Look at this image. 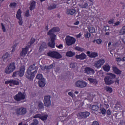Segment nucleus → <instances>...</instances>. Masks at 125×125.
Segmentation results:
<instances>
[{"label":"nucleus","mask_w":125,"mask_h":125,"mask_svg":"<svg viewBox=\"0 0 125 125\" xmlns=\"http://www.w3.org/2000/svg\"><path fill=\"white\" fill-rule=\"evenodd\" d=\"M113 79H116V75L111 73H108L107 76L104 78V82L106 85H111L115 83Z\"/></svg>","instance_id":"1"},{"label":"nucleus","mask_w":125,"mask_h":125,"mask_svg":"<svg viewBox=\"0 0 125 125\" xmlns=\"http://www.w3.org/2000/svg\"><path fill=\"white\" fill-rule=\"evenodd\" d=\"M2 58L3 61H6V62H8V60L10 59V54L6 52L2 56Z\"/></svg>","instance_id":"21"},{"label":"nucleus","mask_w":125,"mask_h":125,"mask_svg":"<svg viewBox=\"0 0 125 125\" xmlns=\"http://www.w3.org/2000/svg\"><path fill=\"white\" fill-rule=\"evenodd\" d=\"M47 118H48V115H41L40 117V120L41 121H46L47 120Z\"/></svg>","instance_id":"33"},{"label":"nucleus","mask_w":125,"mask_h":125,"mask_svg":"<svg viewBox=\"0 0 125 125\" xmlns=\"http://www.w3.org/2000/svg\"><path fill=\"white\" fill-rule=\"evenodd\" d=\"M85 36L87 38H90V37H91V34H90V33H86Z\"/></svg>","instance_id":"59"},{"label":"nucleus","mask_w":125,"mask_h":125,"mask_svg":"<svg viewBox=\"0 0 125 125\" xmlns=\"http://www.w3.org/2000/svg\"><path fill=\"white\" fill-rule=\"evenodd\" d=\"M106 90L107 92H109L110 93L113 92V89L110 87H107Z\"/></svg>","instance_id":"43"},{"label":"nucleus","mask_w":125,"mask_h":125,"mask_svg":"<svg viewBox=\"0 0 125 125\" xmlns=\"http://www.w3.org/2000/svg\"><path fill=\"white\" fill-rule=\"evenodd\" d=\"M36 79L37 80H39V81L42 80V74H38L37 76H36Z\"/></svg>","instance_id":"42"},{"label":"nucleus","mask_w":125,"mask_h":125,"mask_svg":"<svg viewBox=\"0 0 125 125\" xmlns=\"http://www.w3.org/2000/svg\"><path fill=\"white\" fill-rule=\"evenodd\" d=\"M76 67V64L74 63H71L70 64V67L71 68V69H74V68H75Z\"/></svg>","instance_id":"50"},{"label":"nucleus","mask_w":125,"mask_h":125,"mask_svg":"<svg viewBox=\"0 0 125 125\" xmlns=\"http://www.w3.org/2000/svg\"><path fill=\"white\" fill-rule=\"evenodd\" d=\"M101 112L103 115H105V114H106V109L104 108H102L101 109Z\"/></svg>","instance_id":"49"},{"label":"nucleus","mask_w":125,"mask_h":125,"mask_svg":"<svg viewBox=\"0 0 125 125\" xmlns=\"http://www.w3.org/2000/svg\"><path fill=\"white\" fill-rule=\"evenodd\" d=\"M96 42L98 44H100V43H101V42H102V40H101L100 39H97Z\"/></svg>","instance_id":"52"},{"label":"nucleus","mask_w":125,"mask_h":125,"mask_svg":"<svg viewBox=\"0 0 125 125\" xmlns=\"http://www.w3.org/2000/svg\"><path fill=\"white\" fill-rule=\"evenodd\" d=\"M81 37H82V34H81V33H79L78 35H77L76 36L77 39H80V38H81Z\"/></svg>","instance_id":"61"},{"label":"nucleus","mask_w":125,"mask_h":125,"mask_svg":"<svg viewBox=\"0 0 125 125\" xmlns=\"http://www.w3.org/2000/svg\"><path fill=\"white\" fill-rule=\"evenodd\" d=\"M74 55L75 52H73L72 51H69L66 53V56L67 57H73Z\"/></svg>","instance_id":"30"},{"label":"nucleus","mask_w":125,"mask_h":125,"mask_svg":"<svg viewBox=\"0 0 125 125\" xmlns=\"http://www.w3.org/2000/svg\"><path fill=\"white\" fill-rule=\"evenodd\" d=\"M56 8V4H53L49 6L47 8L48 10H52V9H55Z\"/></svg>","instance_id":"35"},{"label":"nucleus","mask_w":125,"mask_h":125,"mask_svg":"<svg viewBox=\"0 0 125 125\" xmlns=\"http://www.w3.org/2000/svg\"><path fill=\"white\" fill-rule=\"evenodd\" d=\"M121 61H122L123 62H125V57H124L121 59Z\"/></svg>","instance_id":"64"},{"label":"nucleus","mask_w":125,"mask_h":125,"mask_svg":"<svg viewBox=\"0 0 125 125\" xmlns=\"http://www.w3.org/2000/svg\"><path fill=\"white\" fill-rule=\"evenodd\" d=\"M17 45H18V44L16 43V44H15L14 45H13L12 47V50H11V52H14V51H15V49H16V46H17Z\"/></svg>","instance_id":"47"},{"label":"nucleus","mask_w":125,"mask_h":125,"mask_svg":"<svg viewBox=\"0 0 125 125\" xmlns=\"http://www.w3.org/2000/svg\"><path fill=\"white\" fill-rule=\"evenodd\" d=\"M87 56L84 53H82L79 55H76L75 56V58L76 59H79V60H84V59H86Z\"/></svg>","instance_id":"18"},{"label":"nucleus","mask_w":125,"mask_h":125,"mask_svg":"<svg viewBox=\"0 0 125 125\" xmlns=\"http://www.w3.org/2000/svg\"><path fill=\"white\" fill-rule=\"evenodd\" d=\"M75 49L77 51H80V52H83L84 51H85V49L84 48L79 46H76L75 47Z\"/></svg>","instance_id":"32"},{"label":"nucleus","mask_w":125,"mask_h":125,"mask_svg":"<svg viewBox=\"0 0 125 125\" xmlns=\"http://www.w3.org/2000/svg\"><path fill=\"white\" fill-rule=\"evenodd\" d=\"M11 83L14 85H19L20 83L18 81L11 80Z\"/></svg>","instance_id":"39"},{"label":"nucleus","mask_w":125,"mask_h":125,"mask_svg":"<svg viewBox=\"0 0 125 125\" xmlns=\"http://www.w3.org/2000/svg\"><path fill=\"white\" fill-rule=\"evenodd\" d=\"M45 81L44 80H39L38 82V84L40 87H44L45 86Z\"/></svg>","instance_id":"28"},{"label":"nucleus","mask_w":125,"mask_h":125,"mask_svg":"<svg viewBox=\"0 0 125 125\" xmlns=\"http://www.w3.org/2000/svg\"><path fill=\"white\" fill-rule=\"evenodd\" d=\"M68 95H69V96H71V97H72V98H74V96L75 95L74 94V93H73V92H69L68 93Z\"/></svg>","instance_id":"53"},{"label":"nucleus","mask_w":125,"mask_h":125,"mask_svg":"<svg viewBox=\"0 0 125 125\" xmlns=\"http://www.w3.org/2000/svg\"><path fill=\"white\" fill-rule=\"evenodd\" d=\"M112 70H113V71L114 72V73L115 74H116V75H121L122 74V71L121 70L119 69V68H118V67H117L116 66L112 67Z\"/></svg>","instance_id":"23"},{"label":"nucleus","mask_w":125,"mask_h":125,"mask_svg":"<svg viewBox=\"0 0 125 125\" xmlns=\"http://www.w3.org/2000/svg\"><path fill=\"white\" fill-rule=\"evenodd\" d=\"M50 39V42H48V46L51 48H55V40L56 37L53 36H49Z\"/></svg>","instance_id":"15"},{"label":"nucleus","mask_w":125,"mask_h":125,"mask_svg":"<svg viewBox=\"0 0 125 125\" xmlns=\"http://www.w3.org/2000/svg\"><path fill=\"white\" fill-rule=\"evenodd\" d=\"M53 67H54V63H52L50 65L44 66V68H42V70H50V69H52Z\"/></svg>","instance_id":"29"},{"label":"nucleus","mask_w":125,"mask_h":125,"mask_svg":"<svg viewBox=\"0 0 125 125\" xmlns=\"http://www.w3.org/2000/svg\"><path fill=\"white\" fill-rule=\"evenodd\" d=\"M90 113L89 112H80L77 114V117L80 119H85L87 117H89Z\"/></svg>","instance_id":"13"},{"label":"nucleus","mask_w":125,"mask_h":125,"mask_svg":"<svg viewBox=\"0 0 125 125\" xmlns=\"http://www.w3.org/2000/svg\"><path fill=\"white\" fill-rule=\"evenodd\" d=\"M120 36H123L125 34V26L122 27V29L119 31Z\"/></svg>","instance_id":"34"},{"label":"nucleus","mask_w":125,"mask_h":125,"mask_svg":"<svg viewBox=\"0 0 125 125\" xmlns=\"http://www.w3.org/2000/svg\"><path fill=\"white\" fill-rule=\"evenodd\" d=\"M76 39L73 37L67 36L65 38V42L67 45L70 46L76 43Z\"/></svg>","instance_id":"8"},{"label":"nucleus","mask_w":125,"mask_h":125,"mask_svg":"<svg viewBox=\"0 0 125 125\" xmlns=\"http://www.w3.org/2000/svg\"><path fill=\"white\" fill-rule=\"evenodd\" d=\"M83 72L84 74H87V75H94L95 73L94 69L89 67H86Z\"/></svg>","instance_id":"16"},{"label":"nucleus","mask_w":125,"mask_h":125,"mask_svg":"<svg viewBox=\"0 0 125 125\" xmlns=\"http://www.w3.org/2000/svg\"><path fill=\"white\" fill-rule=\"evenodd\" d=\"M37 72V70H35L33 72L27 71L25 74V77L26 79H28V80H29V81H33L34 80V78H35V75H36Z\"/></svg>","instance_id":"9"},{"label":"nucleus","mask_w":125,"mask_h":125,"mask_svg":"<svg viewBox=\"0 0 125 125\" xmlns=\"http://www.w3.org/2000/svg\"><path fill=\"white\" fill-rule=\"evenodd\" d=\"M29 48L30 47L28 46H26L25 48H23L22 49V51L20 53V56H26V55L27 54V52H28V50H29Z\"/></svg>","instance_id":"19"},{"label":"nucleus","mask_w":125,"mask_h":125,"mask_svg":"<svg viewBox=\"0 0 125 125\" xmlns=\"http://www.w3.org/2000/svg\"><path fill=\"white\" fill-rule=\"evenodd\" d=\"M15 113L18 117H19V116H25V114H27V109L24 107L18 108L15 109Z\"/></svg>","instance_id":"5"},{"label":"nucleus","mask_w":125,"mask_h":125,"mask_svg":"<svg viewBox=\"0 0 125 125\" xmlns=\"http://www.w3.org/2000/svg\"><path fill=\"white\" fill-rule=\"evenodd\" d=\"M110 29V27H109V26H106L105 27V31H109Z\"/></svg>","instance_id":"62"},{"label":"nucleus","mask_w":125,"mask_h":125,"mask_svg":"<svg viewBox=\"0 0 125 125\" xmlns=\"http://www.w3.org/2000/svg\"><path fill=\"white\" fill-rule=\"evenodd\" d=\"M115 60L117 62H118L119 63H120V62H121V61H122V58H116L115 59Z\"/></svg>","instance_id":"54"},{"label":"nucleus","mask_w":125,"mask_h":125,"mask_svg":"<svg viewBox=\"0 0 125 125\" xmlns=\"http://www.w3.org/2000/svg\"><path fill=\"white\" fill-rule=\"evenodd\" d=\"M120 107H121V103L117 102L115 105V108H116V109H118V108H120Z\"/></svg>","instance_id":"46"},{"label":"nucleus","mask_w":125,"mask_h":125,"mask_svg":"<svg viewBox=\"0 0 125 125\" xmlns=\"http://www.w3.org/2000/svg\"><path fill=\"white\" fill-rule=\"evenodd\" d=\"M48 56L52 57V58H56V59H60L62 58V56L60 53L57 51H50L47 53Z\"/></svg>","instance_id":"6"},{"label":"nucleus","mask_w":125,"mask_h":125,"mask_svg":"<svg viewBox=\"0 0 125 125\" xmlns=\"http://www.w3.org/2000/svg\"><path fill=\"white\" fill-rule=\"evenodd\" d=\"M59 32H60V28L57 26L54 27L49 30V31L47 32V35L56 38V35H55L54 33H58Z\"/></svg>","instance_id":"7"},{"label":"nucleus","mask_w":125,"mask_h":125,"mask_svg":"<svg viewBox=\"0 0 125 125\" xmlns=\"http://www.w3.org/2000/svg\"><path fill=\"white\" fill-rule=\"evenodd\" d=\"M5 84H8L9 83H11V80L9 81H6L5 82Z\"/></svg>","instance_id":"58"},{"label":"nucleus","mask_w":125,"mask_h":125,"mask_svg":"<svg viewBox=\"0 0 125 125\" xmlns=\"http://www.w3.org/2000/svg\"><path fill=\"white\" fill-rule=\"evenodd\" d=\"M42 114H36L35 116H33V119H37V118H39V119H41V116Z\"/></svg>","instance_id":"48"},{"label":"nucleus","mask_w":125,"mask_h":125,"mask_svg":"<svg viewBox=\"0 0 125 125\" xmlns=\"http://www.w3.org/2000/svg\"><path fill=\"white\" fill-rule=\"evenodd\" d=\"M105 63V60L104 59H101L95 62L94 63V66L96 68H97L98 69H100V68H101L103 65H104Z\"/></svg>","instance_id":"11"},{"label":"nucleus","mask_w":125,"mask_h":125,"mask_svg":"<svg viewBox=\"0 0 125 125\" xmlns=\"http://www.w3.org/2000/svg\"><path fill=\"white\" fill-rule=\"evenodd\" d=\"M17 6V3L14 2L10 4L9 7H10V8H12V7H13L14 8H15V7H16Z\"/></svg>","instance_id":"41"},{"label":"nucleus","mask_w":125,"mask_h":125,"mask_svg":"<svg viewBox=\"0 0 125 125\" xmlns=\"http://www.w3.org/2000/svg\"><path fill=\"white\" fill-rule=\"evenodd\" d=\"M16 67L15 66V62H11L5 68L4 72L7 75L11 74L15 70Z\"/></svg>","instance_id":"4"},{"label":"nucleus","mask_w":125,"mask_h":125,"mask_svg":"<svg viewBox=\"0 0 125 125\" xmlns=\"http://www.w3.org/2000/svg\"><path fill=\"white\" fill-rule=\"evenodd\" d=\"M51 96L49 95L45 96L44 97L43 103L44 105L46 107H49L51 105V101L50 100Z\"/></svg>","instance_id":"12"},{"label":"nucleus","mask_w":125,"mask_h":125,"mask_svg":"<svg viewBox=\"0 0 125 125\" xmlns=\"http://www.w3.org/2000/svg\"><path fill=\"white\" fill-rule=\"evenodd\" d=\"M88 81L90 82V83L92 84L96 85L98 83V81L95 79L91 78L90 77L87 78Z\"/></svg>","instance_id":"24"},{"label":"nucleus","mask_w":125,"mask_h":125,"mask_svg":"<svg viewBox=\"0 0 125 125\" xmlns=\"http://www.w3.org/2000/svg\"><path fill=\"white\" fill-rule=\"evenodd\" d=\"M75 84L77 87H80L81 88H83L87 85V83L83 81H78L76 82Z\"/></svg>","instance_id":"14"},{"label":"nucleus","mask_w":125,"mask_h":125,"mask_svg":"<svg viewBox=\"0 0 125 125\" xmlns=\"http://www.w3.org/2000/svg\"><path fill=\"white\" fill-rule=\"evenodd\" d=\"M77 12V11L75 10L74 9H68L67 12L66 14L68 15H73V14H75Z\"/></svg>","instance_id":"26"},{"label":"nucleus","mask_w":125,"mask_h":125,"mask_svg":"<svg viewBox=\"0 0 125 125\" xmlns=\"http://www.w3.org/2000/svg\"><path fill=\"white\" fill-rule=\"evenodd\" d=\"M21 14L22 11H21V9H19L17 12L16 18L19 20L18 23L20 26H22V25H23V19L21 15Z\"/></svg>","instance_id":"10"},{"label":"nucleus","mask_w":125,"mask_h":125,"mask_svg":"<svg viewBox=\"0 0 125 125\" xmlns=\"http://www.w3.org/2000/svg\"><path fill=\"white\" fill-rule=\"evenodd\" d=\"M47 45H46V43L45 42H42L41 45L40 46L39 49L40 51H43L45 48H47Z\"/></svg>","instance_id":"22"},{"label":"nucleus","mask_w":125,"mask_h":125,"mask_svg":"<svg viewBox=\"0 0 125 125\" xmlns=\"http://www.w3.org/2000/svg\"><path fill=\"white\" fill-rule=\"evenodd\" d=\"M25 74V66H21L20 67L19 71L13 73L12 77L15 78V77H22Z\"/></svg>","instance_id":"3"},{"label":"nucleus","mask_w":125,"mask_h":125,"mask_svg":"<svg viewBox=\"0 0 125 125\" xmlns=\"http://www.w3.org/2000/svg\"><path fill=\"white\" fill-rule=\"evenodd\" d=\"M1 26L2 27V30L4 33H5L6 32V29L5 28V26H4V24L3 23H1Z\"/></svg>","instance_id":"45"},{"label":"nucleus","mask_w":125,"mask_h":125,"mask_svg":"<svg viewBox=\"0 0 125 125\" xmlns=\"http://www.w3.org/2000/svg\"><path fill=\"white\" fill-rule=\"evenodd\" d=\"M86 54L89 58H96V57H98V53L95 52L91 53L90 51H88L86 52Z\"/></svg>","instance_id":"17"},{"label":"nucleus","mask_w":125,"mask_h":125,"mask_svg":"<svg viewBox=\"0 0 125 125\" xmlns=\"http://www.w3.org/2000/svg\"><path fill=\"white\" fill-rule=\"evenodd\" d=\"M38 109L39 110H43V109H44V107L43 106V103H42V102H38Z\"/></svg>","instance_id":"31"},{"label":"nucleus","mask_w":125,"mask_h":125,"mask_svg":"<svg viewBox=\"0 0 125 125\" xmlns=\"http://www.w3.org/2000/svg\"><path fill=\"white\" fill-rule=\"evenodd\" d=\"M24 15L25 17H29L30 16V11L29 10H26L24 12Z\"/></svg>","instance_id":"44"},{"label":"nucleus","mask_w":125,"mask_h":125,"mask_svg":"<svg viewBox=\"0 0 125 125\" xmlns=\"http://www.w3.org/2000/svg\"><path fill=\"white\" fill-rule=\"evenodd\" d=\"M36 3H37L36 1H34V0L30 1V4H29V5H30L29 10L31 11L34 10V9L36 8Z\"/></svg>","instance_id":"20"},{"label":"nucleus","mask_w":125,"mask_h":125,"mask_svg":"<svg viewBox=\"0 0 125 125\" xmlns=\"http://www.w3.org/2000/svg\"><path fill=\"white\" fill-rule=\"evenodd\" d=\"M106 114H107V116H111V110L108 109L106 111Z\"/></svg>","instance_id":"55"},{"label":"nucleus","mask_w":125,"mask_h":125,"mask_svg":"<svg viewBox=\"0 0 125 125\" xmlns=\"http://www.w3.org/2000/svg\"><path fill=\"white\" fill-rule=\"evenodd\" d=\"M88 6V4L87 3H84V4L82 5V8H86Z\"/></svg>","instance_id":"51"},{"label":"nucleus","mask_w":125,"mask_h":125,"mask_svg":"<svg viewBox=\"0 0 125 125\" xmlns=\"http://www.w3.org/2000/svg\"><path fill=\"white\" fill-rule=\"evenodd\" d=\"M114 23V20H110L108 21V24H113Z\"/></svg>","instance_id":"60"},{"label":"nucleus","mask_w":125,"mask_h":125,"mask_svg":"<svg viewBox=\"0 0 125 125\" xmlns=\"http://www.w3.org/2000/svg\"><path fill=\"white\" fill-rule=\"evenodd\" d=\"M13 98L15 101L17 102H20L22 100H25L26 98V95L25 94L22 93L21 91H19L18 94H16L14 97Z\"/></svg>","instance_id":"2"},{"label":"nucleus","mask_w":125,"mask_h":125,"mask_svg":"<svg viewBox=\"0 0 125 125\" xmlns=\"http://www.w3.org/2000/svg\"><path fill=\"white\" fill-rule=\"evenodd\" d=\"M56 47L59 48L60 49H61V48L63 47V44H60L59 45H56Z\"/></svg>","instance_id":"56"},{"label":"nucleus","mask_w":125,"mask_h":125,"mask_svg":"<svg viewBox=\"0 0 125 125\" xmlns=\"http://www.w3.org/2000/svg\"><path fill=\"white\" fill-rule=\"evenodd\" d=\"M39 125V120L37 119H33L32 123L30 124V125Z\"/></svg>","instance_id":"40"},{"label":"nucleus","mask_w":125,"mask_h":125,"mask_svg":"<svg viewBox=\"0 0 125 125\" xmlns=\"http://www.w3.org/2000/svg\"><path fill=\"white\" fill-rule=\"evenodd\" d=\"M92 125H99V123L97 121H94Z\"/></svg>","instance_id":"57"},{"label":"nucleus","mask_w":125,"mask_h":125,"mask_svg":"<svg viewBox=\"0 0 125 125\" xmlns=\"http://www.w3.org/2000/svg\"><path fill=\"white\" fill-rule=\"evenodd\" d=\"M36 42V39L34 38H32L31 39L30 42L28 43V44H29V45L28 46L29 47H30L31 46L32 44H34V43H35V42Z\"/></svg>","instance_id":"36"},{"label":"nucleus","mask_w":125,"mask_h":125,"mask_svg":"<svg viewBox=\"0 0 125 125\" xmlns=\"http://www.w3.org/2000/svg\"><path fill=\"white\" fill-rule=\"evenodd\" d=\"M88 30L89 33H91V34H92L93 33H95V28L93 27H88Z\"/></svg>","instance_id":"37"},{"label":"nucleus","mask_w":125,"mask_h":125,"mask_svg":"<svg viewBox=\"0 0 125 125\" xmlns=\"http://www.w3.org/2000/svg\"><path fill=\"white\" fill-rule=\"evenodd\" d=\"M99 109V106L97 105H93L92 106V110H93V111H98Z\"/></svg>","instance_id":"38"},{"label":"nucleus","mask_w":125,"mask_h":125,"mask_svg":"<svg viewBox=\"0 0 125 125\" xmlns=\"http://www.w3.org/2000/svg\"><path fill=\"white\" fill-rule=\"evenodd\" d=\"M120 25V21H117L114 23V26H118Z\"/></svg>","instance_id":"63"},{"label":"nucleus","mask_w":125,"mask_h":125,"mask_svg":"<svg viewBox=\"0 0 125 125\" xmlns=\"http://www.w3.org/2000/svg\"><path fill=\"white\" fill-rule=\"evenodd\" d=\"M36 66V63H33V65H30L29 68L27 69V71L28 72H31L32 71H33V70H37L36 69H37V67L35 66Z\"/></svg>","instance_id":"27"},{"label":"nucleus","mask_w":125,"mask_h":125,"mask_svg":"<svg viewBox=\"0 0 125 125\" xmlns=\"http://www.w3.org/2000/svg\"><path fill=\"white\" fill-rule=\"evenodd\" d=\"M104 71L105 72H110L111 69V66L108 64H104L103 67Z\"/></svg>","instance_id":"25"}]
</instances>
